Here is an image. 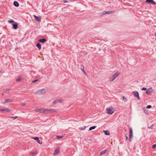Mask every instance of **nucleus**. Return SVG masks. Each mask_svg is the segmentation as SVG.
<instances>
[{"label": "nucleus", "instance_id": "1", "mask_svg": "<svg viewBox=\"0 0 156 156\" xmlns=\"http://www.w3.org/2000/svg\"><path fill=\"white\" fill-rule=\"evenodd\" d=\"M34 111L36 112L42 113H47L48 112H57V110L56 109H48L44 108H36L34 109Z\"/></svg>", "mask_w": 156, "mask_h": 156}, {"label": "nucleus", "instance_id": "2", "mask_svg": "<svg viewBox=\"0 0 156 156\" xmlns=\"http://www.w3.org/2000/svg\"><path fill=\"white\" fill-rule=\"evenodd\" d=\"M46 90L44 88H42L36 90L34 93L36 95H41L46 94Z\"/></svg>", "mask_w": 156, "mask_h": 156}, {"label": "nucleus", "instance_id": "3", "mask_svg": "<svg viewBox=\"0 0 156 156\" xmlns=\"http://www.w3.org/2000/svg\"><path fill=\"white\" fill-rule=\"evenodd\" d=\"M120 75V73L117 72L114 75L111 76L109 77V80L110 82H112L114 81L115 79Z\"/></svg>", "mask_w": 156, "mask_h": 156}, {"label": "nucleus", "instance_id": "4", "mask_svg": "<svg viewBox=\"0 0 156 156\" xmlns=\"http://www.w3.org/2000/svg\"><path fill=\"white\" fill-rule=\"evenodd\" d=\"M114 108L112 107H110L106 109V112L109 114H112L115 112Z\"/></svg>", "mask_w": 156, "mask_h": 156}, {"label": "nucleus", "instance_id": "5", "mask_svg": "<svg viewBox=\"0 0 156 156\" xmlns=\"http://www.w3.org/2000/svg\"><path fill=\"white\" fill-rule=\"evenodd\" d=\"M154 90L152 87L148 88L146 91V94L148 95H150L154 92Z\"/></svg>", "mask_w": 156, "mask_h": 156}, {"label": "nucleus", "instance_id": "6", "mask_svg": "<svg viewBox=\"0 0 156 156\" xmlns=\"http://www.w3.org/2000/svg\"><path fill=\"white\" fill-rule=\"evenodd\" d=\"M63 101V100L62 99H57L55 101H54L52 103L53 105H55L56 104H58L60 103H62Z\"/></svg>", "mask_w": 156, "mask_h": 156}, {"label": "nucleus", "instance_id": "7", "mask_svg": "<svg viewBox=\"0 0 156 156\" xmlns=\"http://www.w3.org/2000/svg\"><path fill=\"white\" fill-rule=\"evenodd\" d=\"M134 96L135 97L137 98L138 100H139L140 99V98L139 96V94L137 91H134L132 92Z\"/></svg>", "mask_w": 156, "mask_h": 156}, {"label": "nucleus", "instance_id": "8", "mask_svg": "<svg viewBox=\"0 0 156 156\" xmlns=\"http://www.w3.org/2000/svg\"><path fill=\"white\" fill-rule=\"evenodd\" d=\"M133 135V131L132 129L131 128H129V141L130 142L132 141V139Z\"/></svg>", "mask_w": 156, "mask_h": 156}, {"label": "nucleus", "instance_id": "9", "mask_svg": "<svg viewBox=\"0 0 156 156\" xmlns=\"http://www.w3.org/2000/svg\"><path fill=\"white\" fill-rule=\"evenodd\" d=\"M145 3L151 4L152 5L156 4V3L153 0H147Z\"/></svg>", "mask_w": 156, "mask_h": 156}, {"label": "nucleus", "instance_id": "10", "mask_svg": "<svg viewBox=\"0 0 156 156\" xmlns=\"http://www.w3.org/2000/svg\"><path fill=\"white\" fill-rule=\"evenodd\" d=\"M34 17L35 18V20L36 21H37L38 22H40L41 21V19L40 17L36 16V15H34Z\"/></svg>", "mask_w": 156, "mask_h": 156}, {"label": "nucleus", "instance_id": "11", "mask_svg": "<svg viewBox=\"0 0 156 156\" xmlns=\"http://www.w3.org/2000/svg\"><path fill=\"white\" fill-rule=\"evenodd\" d=\"M13 101L12 99H6L5 100V101L4 102H3V104H5L9 102H12Z\"/></svg>", "mask_w": 156, "mask_h": 156}, {"label": "nucleus", "instance_id": "12", "mask_svg": "<svg viewBox=\"0 0 156 156\" xmlns=\"http://www.w3.org/2000/svg\"><path fill=\"white\" fill-rule=\"evenodd\" d=\"M13 28L15 30H16L18 28V24L17 23L15 22V24H13Z\"/></svg>", "mask_w": 156, "mask_h": 156}, {"label": "nucleus", "instance_id": "13", "mask_svg": "<svg viewBox=\"0 0 156 156\" xmlns=\"http://www.w3.org/2000/svg\"><path fill=\"white\" fill-rule=\"evenodd\" d=\"M2 112H11V110L9 109L8 108H6L4 109H2Z\"/></svg>", "mask_w": 156, "mask_h": 156}, {"label": "nucleus", "instance_id": "14", "mask_svg": "<svg viewBox=\"0 0 156 156\" xmlns=\"http://www.w3.org/2000/svg\"><path fill=\"white\" fill-rule=\"evenodd\" d=\"M103 132L105 133V134L106 135H109L110 133H109V131L108 130H103Z\"/></svg>", "mask_w": 156, "mask_h": 156}, {"label": "nucleus", "instance_id": "15", "mask_svg": "<svg viewBox=\"0 0 156 156\" xmlns=\"http://www.w3.org/2000/svg\"><path fill=\"white\" fill-rule=\"evenodd\" d=\"M13 5L14 6L16 7H18L19 6V3L16 2V1H14L13 2Z\"/></svg>", "mask_w": 156, "mask_h": 156}, {"label": "nucleus", "instance_id": "16", "mask_svg": "<svg viewBox=\"0 0 156 156\" xmlns=\"http://www.w3.org/2000/svg\"><path fill=\"white\" fill-rule=\"evenodd\" d=\"M33 138L35 140H36L37 141V142L39 144H41L40 143V141L39 140V138L38 137H34Z\"/></svg>", "mask_w": 156, "mask_h": 156}, {"label": "nucleus", "instance_id": "17", "mask_svg": "<svg viewBox=\"0 0 156 156\" xmlns=\"http://www.w3.org/2000/svg\"><path fill=\"white\" fill-rule=\"evenodd\" d=\"M107 151V150H106L102 151L101 152L100 155H101L104 154H105L106 153Z\"/></svg>", "mask_w": 156, "mask_h": 156}, {"label": "nucleus", "instance_id": "18", "mask_svg": "<svg viewBox=\"0 0 156 156\" xmlns=\"http://www.w3.org/2000/svg\"><path fill=\"white\" fill-rule=\"evenodd\" d=\"M45 39H42L39 40V41L40 42L44 43L46 41Z\"/></svg>", "mask_w": 156, "mask_h": 156}, {"label": "nucleus", "instance_id": "19", "mask_svg": "<svg viewBox=\"0 0 156 156\" xmlns=\"http://www.w3.org/2000/svg\"><path fill=\"white\" fill-rule=\"evenodd\" d=\"M37 152H31L30 154V156H34L37 154Z\"/></svg>", "mask_w": 156, "mask_h": 156}, {"label": "nucleus", "instance_id": "20", "mask_svg": "<svg viewBox=\"0 0 156 156\" xmlns=\"http://www.w3.org/2000/svg\"><path fill=\"white\" fill-rule=\"evenodd\" d=\"M59 149L58 148L56 149L54 151V154L55 155L56 154H58L59 153Z\"/></svg>", "mask_w": 156, "mask_h": 156}, {"label": "nucleus", "instance_id": "21", "mask_svg": "<svg viewBox=\"0 0 156 156\" xmlns=\"http://www.w3.org/2000/svg\"><path fill=\"white\" fill-rule=\"evenodd\" d=\"M36 46L39 50H40L41 49V46L40 43H37L36 45Z\"/></svg>", "mask_w": 156, "mask_h": 156}, {"label": "nucleus", "instance_id": "22", "mask_svg": "<svg viewBox=\"0 0 156 156\" xmlns=\"http://www.w3.org/2000/svg\"><path fill=\"white\" fill-rule=\"evenodd\" d=\"M115 12L113 11H106L105 13L108 14V13H113Z\"/></svg>", "mask_w": 156, "mask_h": 156}, {"label": "nucleus", "instance_id": "23", "mask_svg": "<svg viewBox=\"0 0 156 156\" xmlns=\"http://www.w3.org/2000/svg\"><path fill=\"white\" fill-rule=\"evenodd\" d=\"M22 79L21 77H20L19 78H18L16 79V82H18L19 81L21 80H22Z\"/></svg>", "mask_w": 156, "mask_h": 156}, {"label": "nucleus", "instance_id": "24", "mask_svg": "<svg viewBox=\"0 0 156 156\" xmlns=\"http://www.w3.org/2000/svg\"><path fill=\"white\" fill-rule=\"evenodd\" d=\"M86 127L85 126H83L82 127H80L79 128V129L81 130H84L86 129Z\"/></svg>", "mask_w": 156, "mask_h": 156}, {"label": "nucleus", "instance_id": "25", "mask_svg": "<svg viewBox=\"0 0 156 156\" xmlns=\"http://www.w3.org/2000/svg\"><path fill=\"white\" fill-rule=\"evenodd\" d=\"M96 128V126H93L89 128V130H91L92 129H94Z\"/></svg>", "mask_w": 156, "mask_h": 156}, {"label": "nucleus", "instance_id": "26", "mask_svg": "<svg viewBox=\"0 0 156 156\" xmlns=\"http://www.w3.org/2000/svg\"><path fill=\"white\" fill-rule=\"evenodd\" d=\"M122 100L124 101L125 102H126L127 101V98L124 96L122 97Z\"/></svg>", "mask_w": 156, "mask_h": 156}, {"label": "nucleus", "instance_id": "27", "mask_svg": "<svg viewBox=\"0 0 156 156\" xmlns=\"http://www.w3.org/2000/svg\"><path fill=\"white\" fill-rule=\"evenodd\" d=\"M8 22L9 23H15V22L13 20H9L8 21Z\"/></svg>", "mask_w": 156, "mask_h": 156}, {"label": "nucleus", "instance_id": "28", "mask_svg": "<svg viewBox=\"0 0 156 156\" xmlns=\"http://www.w3.org/2000/svg\"><path fill=\"white\" fill-rule=\"evenodd\" d=\"M63 137V136H57V138L58 139H60V138H62Z\"/></svg>", "mask_w": 156, "mask_h": 156}, {"label": "nucleus", "instance_id": "29", "mask_svg": "<svg viewBox=\"0 0 156 156\" xmlns=\"http://www.w3.org/2000/svg\"><path fill=\"white\" fill-rule=\"evenodd\" d=\"M152 107V106L151 105H147V108H151Z\"/></svg>", "mask_w": 156, "mask_h": 156}, {"label": "nucleus", "instance_id": "30", "mask_svg": "<svg viewBox=\"0 0 156 156\" xmlns=\"http://www.w3.org/2000/svg\"><path fill=\"white\" fill-rule=\"evenodd\" d=\"M9 89H7V90H5V92L6 93H9Z\"/></svg>", "mask_w": 156, "mask_h": 156}, {"label": "nucleus", "instance_id": "31", "mask_svg": "<svg viewBox=\"0 0 156 156\" xmlns=\"http://www.w3.org/2000/svg\"><path fill=\"white\" fill-rule=\"evenodd\" d=\"M156 147V144H154L152 146L153 149H154Z\"/></svg>", "mask_w": 156, "mask_h": 156}, {"label": "nucleus", "instance_id": "32", "mask_svg": "<svg viewBox=\"0 0 156 156\" xmlns=\"http://www.w3.org/2000/svg\"><path fill=\"white\" fill-rule=\"evenodd\" d=\"M81 69L82 70H84V66L83 65H82L80 67Z\"/></svg>", "mask_w": 156, "mask_h": 156}, {"label": "nucleus", "instance_id": "33", "mask_svg": "<svg viewBox=\"0 0 156 156\" xmlns=\"http://www.w3.org/2000/svg\"><path fill=\"white\" fill-rule=\"evenodd\" d=\"M147 88H146L143 87L142 88L141 90H147Z\"/></svg>", "mask_w": 156, "mask_h": 156}, {"label": "nucleus", "instance_id": "34", "mask_svg": "<svg viewBox=\"0 0 156 156\" xmlns=\"http://www.w3.org/2000/svg\"><path fill=\"white\" fill-rule=\"evenodd\" d=\"M37 80H35L32 81V83H34L35 82H36L37 81Z\"/></svg>", "mask_w": 156, "mask_h": 156}, {"label": "nucleus", "instance_id": "35", "mask_svg": "<svg viewBox=\"0 0 156 156\" xmlns=\"http://www.w3.org/2000/svg\"><path fill=\"white\" fill-rule=\"evenodd\" d=\"M63 2L64 3H67L68 2L67 1V0H64L63 1Z\"/></svg>", "mask_w": 156, "mask_h": 156}, {"label": "nucleus", "instance_id": "36", "mask_svg": "<svg viewBox=\"0 0 156 156\" xmlns=\"http://www.w3.org/2000/svg\"><path fill=\"white\" fill-rule=\"evenodd\" d=\"M126 140H127L128 139V137L126 135Z\"/></svg>", "mask_w": 156, "mask_h": 156}, {"label": "nucleus", "instance_id": "37", "mask_svg": "<svg viewBox=\"0 0 156 156\" xmlns=\"http://www.w3.org/2000/svg\"><path fill=\"white\" fill-rule=\"evenodd\" d=\"M82 71L85 74H86V72H85V71L84 70H82Z\"/></svg>", "mask_w": 156, "mask_h": 156}, {"label": "nucleus", "instance_id": "38", "mask_svg": "<svg viewBox=\"0 0 156 156\" xmlns=\"http://www.w3.org/2000/svg\"><path fill=\"white\" fill-rule=\"evenodd\" d=\"M25 105H26V104L24 103L23 104V105H22V106H24Z\"/></svg>", "mask_w": 156, "mask_h": 156}, {"label": "nucleus", "instance_id": "39", "mask_svg": "<svg viewBox=\"0 0 156 156\" xmlns=\"http://www.w3.org/2000/svg\"><path fill=\"white\" fill-rule=\"evenodd\" d=\"M1 110H2V109H0V112H2Z\"/></svg>", "mask_w": 156, "mask_h": 156}, {"label": "nucleus", "instance_id": "40", "mask_svg": "<svg viewBox=\"0 0 156 156\" xmlns=\"http://www.w3.org/2000/svg\"><path fill=\"white\" fill-rule=\"evenodd\" d=\"M145 110H144V111L145 113H146V112H145Z\"/></svg>", "mask_w": 156, "mask_h": 156}]
</instances>
